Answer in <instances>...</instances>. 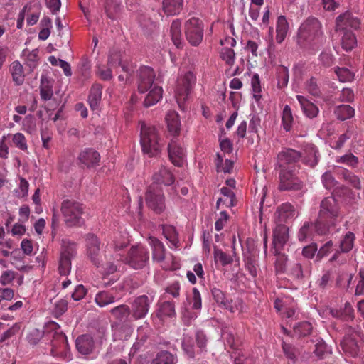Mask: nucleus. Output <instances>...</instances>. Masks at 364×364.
Masks as SVG:
<instances>
[{
  "instance_id": "nucleus-1",
  "label": "nucleus",
  "mask_w": 364,
  "mask_h": 364,
  "mask_svg": "<svg viewBox=\"0 0 364 364\" xmlns=\"http://www.w3.org/2000/svg\"><path fill=\"white\" fill-rule=\"evenodd\" d=\"M326 39L321 22L314 16L304 20L297 31L296 43L304 49L318 50Z\"/></svg>"
},
{
  "instance_id": "nucleus-2",
  "label": "nucleus",
  "mask_w": 364,
  "mask_h": 364,
  "mask_svg": "<svg viewBox=\"0 0 364 364\" xmlns=\"http://www.w3.org/2000/svg\"><path fill=\"white\" fill-rule=\"evenodd\" d=\"M340 217V207L336 199L333 197L322 199L318 218L314 223L317 234L325 235L329 233L331 228L336 225Z\"/></svg>"
},
{
  "instance_id": "nucleus-3",
  "label": "nucleus",
  "mask_w": 364,
  "mask_h": 364,
  "mask_svg": "<svg viewBox=\"0 0 364 364\" xmlns=\"http://www.w3.org/2000/svg\"><path fill=\"white\" fill-rule=\"evenodd\" d=\"M87 253L92 263L97 268H101L102 273L106 275L114 274L117 271V264L114 259L108 256H102L100 252V241L93 234H88L86 238ZM112 256H109L111 257Z\"/></svg>"
},
{
  "instance_id": "nucleus-4",
  "label": "nucleus",
  "mask_w": 364,
  "mask_h": 364,
  "mask_svg": "<svg viewBox=\"0 0 364 364\" xmlns=\"http://www.w3.org/2000/svg\"><path fill=\"white\" fill-rule=\"evenodd\" d=\"M124 259L134 269H141L146 266L149 260V252L143 245L132 246L128 251L126 257L116 253L114 261L119 262Z\"/></svg>"
},
{
  "instance_id": "nucleus-5",
  "label": "nucleus",
  "mask_w": 364,
  "mask_h": 364,
  "mask_svg": "<svg viewBox=\"0 0 364 364\" xmlns=\"http://www.w3.org/2000/svg\"><path fill=\"white\" fill-rule=\"evenodd\" d=\"M140 141L143 152L149 157H153L159 153V136L156 127L142 123Z\"/></svg>"
},
{
  "instance_id": "nucleus-6",
  "label": "nucleus",
  "mask_w": 364,
  "mask_h": 364,
  "mask_svg": "<svg viewBox=\"0 0 364 364\" xmlns=\"http://www.w3.org/2000/svg\"><path fill=\"white\" fill-rule=\"evenodd\" d=\"M61 211L65 224L69 227L81 225L84 206L74 199H65L61 205Z\"/></svg>"
},
{
  "instance_id": "nucleus-7",
  "label": "nucleus",
  "mask_w": 364,
  "mask_h": 364,
  "mask_svg": "<svg viewBox=\"0 0 364 364\" xmlns=\"http://www.w3.org/2000/svg\"><path fill=\"white\" fill-rule=\"evenodd\" d=\"M145 201L146 205L154 213H161L166 208L165 196L161 186L151 184L146 191Z\"/></svg>"
},
{
  "instance_id": "nucleus-8",
  "label": "nucleus",
  "mask_w": 364,
  "mask_h": 364,
  "mask_svg": "<svg viewBox=\"0 0 364 364\" xmlns=\"http://www.w3.org/2000/svg\"><path fill=\"white\" fill-rule=\"evenodd\" d=\"M185 36L188 42L193 46L201 43L204 36V25L198 18L192 17L184 23Z\"/></svg>"
},
{
  "instance_id": "nucleus-9",
  "label": "nucleus",
  "mask_w": 364,
  "mask_h": 364,
  "mask_svg": "<svg viewBox=\"0 0 364 364\" xmlns=\"http://www.w3.org/2000/svg\"><path fill=\"white\" fill-rule=\"evenodd\" d=\"M196 77L191 71L186 72L177 80L175 97L180 107L183 105L196 83Z\"/></svg>"
},
{
  "instance_id": "nucleus-10",
  "label": "nucleus",
  "mask_w": 364,
  "mask_h": 364,
  "mask_svg": "<svg viewBox=\"0 0 364 364\" xmlns=\"http://www.w3.org/2000/svg\"><path fill=\"white\" fill-rule=\"evenodd\" d=\"M360 330L359 326L353 327L347 325L344 327L345 336L340 345L344 352L353 357L357 356L360 350L357 337L360 336Z\"/></svg>"
},
{
  "instance_id": "nucleus-11",
  "label": "nucleus",
  "mask_w": 364,
  "mask_h": 364,
  "mask_svg": "<svg viewBox=\"0 0 364 364\" xmlns=\"http://www.w3.org/2000/svg\"><path fill=\"white\" fill-rule=\"evenodd\" d=\"M279 189L280 191H300L303 188V182L297 177L293 169L281 168L279 173Z\"/></svg>"
},
{
  "instance_id": "nucleus-12",
  "label": "nucleus",
  "mask_w": 364,
  "mask_h": 364,
  "mask_svg": "<svg viewBox=\"0 0 364 364\" xmlns=\"http://www.w3.org/2000/svg\"><path fill=\"white\" fill-rule=\"evenodd\" d=\"M50 355L61 359L70 358V347L66 336L62 332H55L50 341Z\"/></svg>"
},
{
  "instance_id": "nucleus-13",
  "label": "nucleus",
  "mask_w": 364,
  "mask_h": 364,
  "mask_svg": "<svg viewBox=\"0 0 364 364\" xmlns=\"http://www.w3.org/2000/svg\"><path fill=\"white\" fill-rule=\"evenodd\" d=\"M76 253V245L74 242H63L60 262H58V272L61 275H68L72 268V258Z\"/></svg>"
},
{
  "instance_id": "nucleus-14",
  "label": "nucleus",
  "mask_w": 364,
  "mask_h": 364,
  "mask_svg": "<svg viewBox=\"0 0 364 364\" xmlns=\"http://www.w3.org/2000/svg\"><path fill=\"white\" fill-rule=\"evenodd\" d=\"M153 301V297L147 295H141L135 298L131 303V316L135 320L142 319L147 315L150 305Z\"/></svg>"
},
{
  "instance_id": "nucleus-15",
  "label": "nucleus",
  "mask_w": 364,
  "mask_h": 364,
  "mask_svg": "<svg viewBox=\"0 0 364 364\" xmlns=\"http://www.w3.org/2000/svg\"><path fill=\"white\" fill-rule=\"evenodd\" d=\"M302 157L301 152L291 149L284 148L277 154V166L280 168H295L297 163Z\"/></svg>"
},
{
  "instance_id": "nucleus-16",
  "label": "nucleus",
  "mask_w": 364,
  "mask_h": 364,
  "mask_svg": "<svg viewBox=\"0 0 364 364\" xmlns=\"http://www.w3.org/2000/svg\"><path fill=\"white\" fill-rule=\"evenodd\" d=\"M360 26V19L354 16L350 11H346L336 17L335 30L336 32L357 30Z\"/></svg>"
},
{
  "instance_id": "nucleus-17",
  "label": "nucleus",
  "mask_w": 364,
  "mask_h": 364,
  "mask_svg": "<svg viewBox=\"0 0 364 364\" xmlns=\"http://www.w3.org/2000/svg\"><path fill=\"white\" fill-rule=\"evenodd\" d=\"M289 240V228L282 223H277V225L273 230L272 247L271 251L272 254H278V250H282Z\"/></svg>"
},
{
  "instance_id": "nucleus-18",
  "label": "nucleus",
  "mask_w": 364,
  "mask_h": 364,
  "mask_svg": "<svg viewBox=\"0 0 364 364\" xmlns=\"http://www.w3.org/2000/svg\"><path fill=\"white\" fill-rule=\"evenodd\" d=\"M168 158L171 162L177 167L183 166L185 161V151L179 141L173 137L168 145Z\"/></svg>"
},
{
  "instance_id": "nucleus-19",
  "label": "nucleus",
  "mask_w": 364,
  "mask_h": 364,
  "mask_svg": "<svg viewBox=\"0 0 364 364\" xmlns=\"http://www.w3.org/2000/svg\"><path fill=\"white\" fill-rule=\"evenodd\" d=\"M155 79L154 70L149 66H142L138 70V90L144 93L153 85Z\"/></svg>"
},
{
  "instance_id": "nucleus-20",
  "label": "nucleus",
  "mask_w": 364,
  "mask_h": 364,
  "mask_svg": "<svg viewBox=\"0 0 364 364\" xmlns=\"http://www.w3.org/2000/svg\"><path fill=\"white\" fill-rule=\"evenodd\" d=\"M78 159L82 167L90 168L98 165L100 155L96 150L92 148H86L81 151Z\"/></svg>"
},
{
  "instance_id": "nucleus-21",
  "label": "nucleus",
  "mask_w": 364,
  "mask_h": 364,
  "mask_svg": "<svg viewBox=\"0 0 364 364\" xmlns=\"http://www.w3.org/2000/svg\"><path fill=\"white\" fill-rule=\"evenodd\" d=\"M330 314L332 317L345 322H350L355 319V309L350 302L346 301L339 309H331Z\"/></svg>"
},
{
  "instance_id": "nucleus-22",
  "label": "nucleus",
  "mask_w": 364,
  "mask_h": 364,
  "mask_svg": "<svg viewBox=\"0 0 364 364\" xmlns=\"http://www.w3.org/2000/svg\"><path fill=\"white\" fill-rule=\"evenodd\" d=\"M149 245L152 250V259L157 263H162L166 256V250L161 241L155 237H149L148 239Z\"/></svg>"
},
{
  "instance_id": "nucleus-23",
  "label": "nucleus",
  "mask_w": 364,
  "mask_h": 364,
  "mask_svg": "<svg viewBox=\"0 0 364 364\" xmlns=\"http://www.w3.org/2000/svg\"><path fill=\"white\" fill-rule=\"evenodd\" d=\"M301 154V159L306 165L313 168L317 164L318 161V150L313 144H306Z\"/></svg>"
},
{
  "instance_id": "nucleus-24",
  "label": "nucleus",
  "mask_w": 364,
  "mask_h": 364,
  "mask_svg": "<svg viewBox=\"0 0 364 364\" xmlns=\"http://www.w3.org/2000/svg\"><path fill=\"white\" fill-rule=\"evenodd\" d=\"M174 176L170 170L162 166L153 175V183L151 184H158L160 186L161 184L171 186L174 183Z\"/></svg>"
},
{
  "instance_id": "nucleus-25",
  "label": "nucleus",
  "mask_w": 364,
  "mask_h": 364,
  "mask_svg": "<svg viewBox=\"0 0 364 364\" xmlns=\"http://www.w3.org/2000/svg\"><path fill=\"white\" fill-rule=\"evenodd\" d=\"M336 173L337 175L341 176L346 182H348V183L350 184L354 188L361 190V181L358 176L342 167H336Z\"/></svg>"
},
{
  "instance_id": "nucleus-26",
  "label": "nucleus",
  "mask_w": 364,
  "mask_h": 364,
  "mask_svg": "<svg viewBox=\"0 0 364 364\" xmlns=\"http://www.w3.org/2000/svg\"><path fill=\"white\" fill-rule=\"evenodd\" d=\"M76 348L82 355H89L95 348L93 338L90 335H82L76 340Z\"/></svg>"
},
{
  "instance_id": "nucleus-27",
  "label": "nucleus",
  "mask_w": 364,
  "mask_h": 364,
  "mask_svg": "<svg viewBox=\"0 0 364 364\" xmlns=\"http://www.w3.org/2000/svg\"><path fill=\"white\" fill-rule=\"evenodd\" d=\"M295 216V208L291 203H283L277 208V223L284 224Z\"/></svg>"
},
{
  "instance_id": "nucleus-28",
  "label": "nucleus",
  "mask_w": 364,
  "mask_h": 364,
  "mask_svg": "<svg viewBox=\"0 0 364 364\" xmlns=\"http://www.w3.org/2000/svg\"><path fill=\"white\" fill-rule=\"evenodd\" d=\"M102 93V86L99 83H95L90 89L88 97L89 105L92 110L98 109L101 102Z\"/></svg>"
},
{
  "instance_id": "nucleus-29",
  "label": "nucleus",
  "mask_w": 364,
  "mask_h": 364,
  "mask_svg": "<svg viewBox=\"0 0 364 364\" xmlns=\"http://www.w3.org/2000/svg\"><path fill=\"white\" fill-rule=\"evenodd\" d=\"M296 98L300 103L304 114L309 118L316 117L318 113V107L302 95H297Z\"/></svg>"
},
{
  "instance_id": "nucleus-30",
  "label": "nucleus",
  "mask_w": 364,
  "mask_h": 364,
  "mask_svg": "<svg viewBox=\"0 0 364 364\" xmlns=\"http://www.w3.org/2000/svg\"><path fill=\"white\" fill-rule=\"evenodd\" d=\"M166 121L168 132L175 137L180 133L181 122L178 114L174 111H171L166 114Z\"/></svg>"
},
{
  "instance_id": "nucleus-31",
  "label": "nucleus",
  "mask_w": 364,
  "mask_h": 364,
  "mask_svg": "<svg viewBox=\"0 0 364 364\" xmlns=\"http://www.w3.org/2000/svg\"><path fill=\"white\" fill-rule=\"evenodd\" d=\"M289 30V23L287 18L282 15L277 18L276 24V41L282 43L286 38Z\"/></svg>"
},
{
  "instance_id": "nucleus-32",
  "label": "nucleus",
  "mask_w": 364,
  "mask_h": 364,
  "mask_svg": "<svg viewBox=\"0 0 364 364\" xmlns=\"http://www.w3.org/2000/svg\"><path fill=\"white\" fill-rule=\"evenodd\" d=\"M182 349L188 358H194L200 350L195 346L194 339L187 334H183Z\"/></svg>"
},
{
  "instance_id": "nucleus-33",
  "label": "nucleus",
  "mask_w": 364,
  "mask_h": 364,
  "mask_svg": "<svg viewBox=\"0 0 364 364\" xmlns=\"http://www.w3.org/2000/svg\"><path fill=\"white\" fill-rule=\"evenodd\" d=\"M183 0H164L162 9L168 16H174L180 13L183 8Z\"/></svg>"
},
{
  "instance_id": "nucleus-34",
  "label": "nucleus",
  "mask_w": 364,
  "mask_h": 364,
  "mask_svg": "<svg viewBox=\"0 0 364 364\" xmlns=\"http://www.w3.org/2000/svg\"><path fill=\"white\" fill-rule=\"evenodd\" d=\"M343 33L341 38V47L342 48L348 52L350 51L357 46V38L352 31H339Z\"/></svg>"
},
{
  "instance_id": "nucleus-35",
  "label": "nucleus",
  "mask_w": 364,
  "mask_h": 364,
  "mask_svg": "<svg viewBox=\"0 0 364 364\" xmlns=\"http://www.w3.org/2000/svg\"><path fill=\"white\" fill-rule=\"evenodd\" d=\"M113 336L114 340H127L130 338L133 333V328L129 324H120L112 326Z\"/></svg>"
},
{
  "instance_id": "nucleus-36",
  "label": "nucleus",
  "mask_w": 364,
  "mask_h": 364,
  "mask_svg": "<svg viewBox=\"0 0 364 364\" xmlns=\"http://www.w3.org/2000/svg\"><path fill=\"white\" fill-rule=\"evenodd\" d=\"M178 360L177 356L168 350H161L157 353L152 360L151 364H175Z\"/></svg>"
},
{
  "instance_id": "nucleus-37",
  "label": "nucleus",
  "mask_w": 364,
  "mask_h": 364,
  "mask_svg": "<svg viewBox=\"0 0 364 364\" xmlns=\"http://www.w3.org/2000/svg\"><path fill=\"white\" fill-rule=\"evenodd\" d=\"M40 95L42 100L48 101L53 96V82L47 77L42 75L40 84Z\"/></svg>"
},
{
  "instance_id": "nucleus-38",
  "label": "nucleus",
  "mask_w": 364,
  "mask_h": 364,
  "mask_svg": "<svg viewBox=\"0 0 364 364\" xmlns=\"http://www.w3.org/2000/svg\"><path fill=\"white\" fill-rule=\"evenodd\" d=\"M334 114L338 120L345 121L355 116V109L349 105H341L335 108Z\"/></svg>"
},
{
  "instance_id": "nucleus-39",
  "label": "nucleus",
  "mask_w": 364,
  "mask_h": 364,
  "mask_svg": "<svg viewBox=\"0 0 364 364\" xmlns=\"http://www.w3.org/2000/svg\"><path fill=\"white\" fill-rule=\"evenodd\" d=\"M95 303L100 307H105L116 301L115 295L110 291H100L95 297Z\"/></svg>"
},
{
  "instance_id": "nucleus-40",
  "label": "nucleus",
  "mask_w": 364,
  "mask_h": 364,
  "mask_svg": "<svg viewBox=\"0 0 364 364\" xmlns=\"http://www.w3.org/2000/svg\"><path fill=\"white\" fill-rule=\"evenodd\" d=\"M315 230L314 223L305 222L298 232V238L301 242H306L309 239L311 240L314 235Z\"/></svg>"
},
{
  "instance_id": "nucleus-41",
  "label": "nucleus",
  "mask_w": 364,
  "mask_h": 364,
  "mask_svg": "<svg viewBox=\"0 0 364 364\" xmlns=\"http://www.w3.org/2000/svg\"><path fill=\"white\" fill-rule=\"evenodd\" d=\"M163 90L160 86H154L144 100V106L146 107L156 105L162 98Z\"/></svg>"
},
{
  "instance_id": "nucleus-42",
  "label": "nucleus",
  "mask_w": 364,
  "mask_h": 364,
  "mask_svg": "<svg viewBox=\"0 0 364 364\" xmlns=\"http://www.w3.org/2000/svg\"><path fill=\"white\" fill-rule=\"evenodd\" d=\"M181 27V21L179 19H176L173 21L170 29L172 41L178 48L182 45Z\"/></svg>"
},
{
  "instance_id": "nucleus-43",
  "label": "nucleus",
  "mask_w": 364,
  "mask_h": 364,
  "mask_svg": "<svg viewBox=\"0 0 364 364\" xmlns=\"http://www.w3.org/2000/svg\"><path fill=\"white\" fill-rule=\"evenodd\" d=\"M109 313L114 319L119 321L126 319L132 314L130 306L126 304H120L112 308Z\"/></svg>"
},
{
  "instance_id": "nucleus-44",
  "label": "nucleus",
  "mask_w": 364,
  "mask_h": 364,
  "mask_svg": "<svg viewBox=\"0 0 364 364\" xmlns=\"http://www.w3.org/2000/svg\"><path fill=\"white\" fill-rule=\"evenodd\" d=\"M355 239V235L351 231L345 234L340 241L341 251L343 253H348L353 248Z\"/></svg>"
},
{
  "instance_id": "nucleus-45",
  "label": "nucleus",
  "mask_w": 364,
  "mask_h": 364,
  "mask_svg": "<svg viewBox=\"0 0 364 364\" xmlns=\"http://www.w3.org/2000/svg\"><path fill=\"white\" fill-rule=\"evenodd\" d=\"M162 230L164 237L170 242V243L175 248L179 247L180 243L178 238V233L175 228L169 225H163Z\"/></svg>"
},
{
  "instance_id": "nucleus-46",
  "label": "nucleus",
  "mask_w": 364,
  "mask_h": 364,
  "mask_svg": "<svg viewBox=\"0 0 364 364\" xmlns=\"http://www.w3.org/2000/svg\"><path fill=\"white\" fill-rule=\"evenodd\" d=\"M334 73L338 80L341 82H351L355 79V73L350 70L349 68L345 67L334 68Z\"/></svg>"
},
{
  "instance_id": "nucleus-47",
  "label": "nucleus",
  "mask_w": 364,
  "mask_h": 364,
  "mask_svg": "<svg viewBox=\"0 0 364 364\" xmlns=\"http://www.w3.org/2000/svg\"><path fill=\"white\" fill-rule=\"evenodd\" d=\"M10 70L13 80L16 85H20L24 81V74L22 65L18 61H14L10 65Z\"/></svg>"
},
{
  "instance_id": "nucleus-48",
  "label": "nucleus",
  "mask_w": 364,
  "mask_h": 364,
  "mask_svg": "<svg viewBox=\"0 0 364 364\" xmlns=\"http://www.w3.org/2000/svg\"><path fill=\"white\" fill-rule=\"evenodd\" d=\"M276 75H277V87L282 89L287 86L289 80V73L288 68L282 65L276 68Z\"/></svg>"
},
{
  "instance_id": "nucleus-49",
  "label": "nucleus",
  "mask_w": 364,
  "mask_h": 364,
  "mask_svg": "<svg viewBox=\"0 0 364 364\" xmlns=\"http://www.w3.org/2000/svg\"><path fill=\"white\" fill-rule=\"evenodd\" d=\"M221 194L224 196V199L223 198H219L217 201V207L219 208V205L221 203L226 205L228 207H231L235 205V196L233 191L227 187H223L221 189Z\"/></svg>"
},
{
  "instance_id": "nucleus-50",
  "label": "nucleus",
  "mask_w": 364,
  "mask_h": 364,
  "mask_svg": "<svg viewBox=\"0 0 364 364\" xmlns=\"http://www.w3.org/2000/svg\"><path fill=\"white\" fill-rule=\"evenodd\" d=\"M306 89L308 92L314 96L319 97L321 95L319 80L315 77H311L306 82Z\"/></svg>"
},
{
  "instance_id": "nucleus-51",
  "label": "nucleus",
  "mask_w": 364,
  "mask_h": 364,
  "mask_svg": "<svg viewBox=\"0 0 364 364\" xmlns=\"http://www.w3.org/2000/svg\"><path fill=\"white\" fill-rule=\"evenodd\" d=\"M214 259L216 263L220 262L223 267L231 264L233 262L230 255L216 247L214 249Z\"/></svg>"
},
{
  "instance_id": "nucleus-52",
  "label": "nucleus",
  "mask_w": 364,
  "mask_h": 364,
  "mask_svg": "<svg viewBox=\"0 0 364 364\" xmlns=\"http://www.w3.org/2000/svg\"><path fill=\"white\" fill-rule=\"evenodd\" d=\"M216 166L218 172L230 173L233 168V161L226 159L223 163V157L220 154H217Z\"/></svg>"
},
{
  "instance_id": "nucleus-53",
  "label": "nucleus",
  "mask_w": 364,
  "mask_h": 364,
  "mask_svg": "<svg viewBox=\"0 0 364 364\" xmlns=\"http://www.w3.org/2000/svg\"><path fill=\"white\" fill-rule=\"evenodd\" d=\"M282 250H277V254H273L276 256V262H274V269L276 274H282L286 270L287 257L281 252Z\"/></svg>"
},
{
  "instance_id": "nucleus-54",
  "label": "nucleus",
  "mask_w": 364,
  "mask_h": 364,
  "mask_svg": "<svg viewBox=\"0 0 364 364\" xmlns=\"http://www.w3.org/2000/svg\"><path fill=\"white\" fill-rule=\"evenodd\" d=\"M294 118L291 107L286 105L282 113V125L286 132H289L292 127Z\"/></svg>"
},
{
  "instance_id": "nucleus-55",
  "label": "nucleus",
  "mask_w": 364,
  "mask_h": 364,
  "mask_svg": "<svg viewBox=\"0 0 364 364\" xmlns=\"http://www.w3.org/2000/svg\"><path fill=\"white\" fill-rule=\"evenodd\" d=\"M336 161L337 163L346 164L351 168H355L358 166L359 159L358 157L355 156L353 154L348 153L337 157Z\"/></svg>"
},
{
  "instance_id": "nucleus-56",
  "label": "nucleus",
  "mask_w": 364,
  "mask_h": 364,
  "mask_svg": "<svg viewBox=\"0 0 364 364\" xmlns=\"http://www.w3.org/2000/svg\"><path fill=\"white\" fill-rule=\"evenodd\" d=\"M312 331L311 324L307 321L299 323L294 328L295 336L299 338L305 337L311 334Z\"/></svg>"
},
{
  "instance_id": "nucleus-57",
  "label": "nucleus",
  "mask_w": 364,
  "mask_h": 364,
  "mask_svg": "<svg viewBox=\"0 0 364 364\" xmlns=\"http://www.w3.org/2000/svg\"><path fill=\"white\" fill-rule=\"evenodd\" d=\"M9 137H11L12 141L15 146L22 151H26L28 149L27 140L24 134L21 132H17L14 134H9Z\"/></svg>"
},
{
  "instance_id": "nucleus-58",
  "label": "nucleus",
  "mask_w": 364,
  "mask_h": 364,
  "mask_svg": "<svg viewBox=\"0 0 364 364\" xmlns=\"http://www.w3.org/2000/svg\"><path fill=\"white\" fill-rule=\"evenodd\" d=\"M126 58V55L124 53H121L119 51H110L108 60H107V65L111 66L112 68H115L122 62Z\"/></svg>"
},
{
  "instance_id": "nucleus-59",
  "label": "nucleus",
  "mask_w": 364,
  "mask_h": 364,
  "mask_svg": "<svg viewBox=\"0 0 364 364\" xmlns=\"http://www.w3.org/2000/svg\"><path fill=\"white\" fill-rule=\"evenodd\" d=\"M245 269L250 273V275L253 278H255L257 275L258 265L255 259L249 256L245 259Z\"/></svg>"
},
{
  "instance_id": "nucleus-60",
  "label": "nucleus",
  "mask_w": 364,
  "mask_h": 364,
  "mask_svg": "<svg viewBox=\"0 0 364 364\" xmlns=\"http://www.w3.org/2000/svg\"><path fill=\"white\" fill-rule=\"evenodd\" d=\"M38 53V49H34L32 51L23 50V55L26 57V63L30 68H34L37 65L39 59Z\"/></svg>"
},
{
  "instance_id": "nucleus-61",
  "label": "nucleus",
  "mask_w": 364,
  "mask_h": 364,
  "mask_svg": "<svg viewBox=\"0 0 364 364\" xmlns=\"http://www.w3.org/2000/svg\"><path fill=\"white\" fill-rule=\"evenodd\" d=\"M221 306L230 311L231 313H235L237 311H240L242 309V301L240 299H237L235 300H229L227 299Z\"/></svg>"
},
{
  "instance_id": "nucleus-62",
  "label": "nucleus",
  "mask_w": 364,
  "mask_h": 364,
  "mask_svg": "<svg viewBox=\"0 0 364 364\" xmlns=\"http://www.w3.org/2000/svg\"><path fill=\"white\" fill-rule=\"evenodd\" d=\"M321 181L327 190L333 189L338 183L330 171H326L322 175Z\"/></svg>"
},
{
  "instance_id": "nucleus-63",
  "label": "nucleus",
  "mask_w": 364,
  "mask_h": 364,
  "mask_svg": "<svg viewBox=\"0 0 364 364\" xmlns=\"http://www.w3.org/2000/svg\"><path fill=\"white\" fill-rule=\"evenodd\" d=\"M235 364H253V358L244 354L241 351H235L232 355Z\"/></svg>"
},
{
  "instance_id": "nucleus-64",
  "label": "nucleus",
  "mask_w": 364,
  "mask_h": 364,
  "mask_svg": "<svg viewBox=\"0 0 364 364\" xmlns=\"http://www.w3.org/2000/svg\"><path fill=\"white\" fill-rule=\"evenodd\" d=\"M220 57L227 64L232 66L235 63V54L232 49L225 48L220 53Z\"/></svg>"
}]
</instances>
